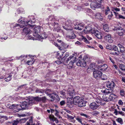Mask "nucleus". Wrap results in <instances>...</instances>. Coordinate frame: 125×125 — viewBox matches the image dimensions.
I'll list each match as a JSON object with an SVG mask.
<instances>
[{"instance_id": "7", "label": "nucleus", "mask_w": 125, "mask_h": 125, "mask_svg": "<svg viewBox=\"0 0 125 125\" xmlns=\"http://www.w3.org/2000/svg\"><path fill=\"white\" fill-rule=\"evenodd\" d=\"M91 8L92 9L95 10V8H100L101 9L104 8V6L101 4L94 2H92L90 4Z\"/></svg>"}, {"instance_id": "48", "label": "nucleus", "mask_w": 125, "mask_h": 125, "mask_svg": "<svg viewBox=\"0 0 125 125\" xmlns=\"http://www.w3.org/2000/svg\"><path fill=\"white\" fill-rule=\"evenodd\" d=\"M82 40L86 43H89V42L87 40V39L85 37H83L82 38Z\"/></svg>"}, {"instance_id": "18", "label": "nucleus", "mask_w": 125, "mask_h": 125, "mask_svg": "<svg viewBox=\"0 0 125 125\" xmlns=\"http://www.w3.org/2000/svg\"><path fill=\"white\" fill-rule=\"evenodd\" d=\"M96 102L98 104H100L101 105H104L105 104L104 102L103 101L100 97H97L95 99Z\"/></svg>"}, {"instance_id": "52", "label": "nucleus", "mask_w": 125, "mask_h": 125, "mask_svg": "<svg viewBox=\"0 0 125 125\" xmlns=\"http://www.w3.org/2000/svg\"><path fill=\"white\" fill-rule=\"evenodd\" d=\"M106 48L111 50H112V47L111 45H107L106 46Z\"/></svg>"}, {"instance_id": "9", "label": "nucleus", "mask_w": 125, "mask_h": 125, "mask_svg": "<svg viewBox=\"0 0 125 125\" xmlns=\"http://www.w3.org/2000/svg\"><path fill=\"white\" fill-rule=\"evenodd\" d=\"M85 27V28L83 30L84 32L86 33H92V32H93V31L94 29L93 28V26L90 24L86 26H85L84 27Z\"/></svg>"}, {"instance_id": "22", "label": "nucleus", "mask_w": 125, "mask_h": 125, "mask_svg": "<svg viewBox=\"0 0 125 125\" xmlns=\"http://www.w3.org/2000/svg\"><path fill=\"white\" fill-rule=\"evenodd\" d=\"M95 18L100 21H102L103 19L102 16L99 13H96L95 15Z\"/></svg>"}, {"instance_id": "37", "label": "nucleus", "mask_w": 125, "mask_h": 125, "mask_svg": "<svg viewBox=\"0 0 125 125\" xmlns=\"http://www.w3.org/2000/svg\"><path fill=\"white\" fill-rule=\"evenodd\" d=\"M110 54L114 55H118L119 54V51H117V52H110Z\"/></svg>"}, {"instance_id": "59", "label": "nucleus", "mask_w": 125, "mask_h": 125, "mask_svg": "<svg viewBox=\"0 0 125 125\" xmlns=\"http://www.w3.org/2000/svg\"><path fill=\"white\" fill-rule=\"evenodd\" d=\"M118 34L120 36H122L123 34V33L122 31H119L118 32Z\"/></svg>"}, {"instance_id": "39", "label": "nucleus", "mask_w": 125, "mask_h": 125, "mask_svg": "<svg viewBox=\"0 0 125 125\" xmlns=\"http://www.w3.org/2000/svg\"><path fill=\"white\" fill-rule=\"evenodd\" d=\"M119 67L121 70L125 71V65H124L121 64L120 65Z\"/></svg>"}, {"instance_id": "49", "label": "nucleus", "mask_w": 125, "mask_h": 125, "mask_svg": "<svg viewBox=\"0 0 125 125\" xmlns=\"http://www.w3.org/2000/svg\"><path fill=\"white\" fill-rule=\"evenodd\" d=\"M17 11L18 13H21L23 12L24 11V10L23 9L20 8L18 9Z\"/></svg>"}, {"instance_id": "62", "label": "nucleus", "mask_w": 125, "mask_h": 125, "mask_svg": "<svg viewBox=\"0 0 125 125\" xmlns=\"http://www.w3.org/2000/svg\"><path fill=\"white\" fill-rule=\"evenodd\" d=\"M120 52L121 53H124L125 52L124 48L120 49Z\"/></svg>"}, {"instance_id": "28", "label": "nucleus", "mask_w": 125, "mask_h": 125, "mask_svg": "<svg viewBox=\"0 0 125 125\" xmlns=\"http://www.w3.org/2000/svg\"><path fill=\"white\" fill-rule=\"evenodd\" d=\"M90 114L93 116H96L99 114V113L98 111H93L91 112Z\"/></svg>"}, {"instance_id": "29", "label": "nucleus", "mask_w": 125, "mask_h": 125, "mask_svg": "<svg viewBox=\"0 0 125 125\" xmlns=\"http://www.w3.org/2000/svg\"><path fill=\"white\" fill-rule=\"evenodd\" d=\"M116 121L118 123L121 125L123 124V121L122 118H118L116 119Z\"/></svg>"}, {"instance_id": "5", "label": "nucleus", "mask_w": 125, "mask_h": 125, "mask_svg": "<svg viewBox=\"0 0 125 125\" xmlns=\"http://www.w3.org/2000/svg\"><path fill=\"white\" fill-rule=\"evenodd\" d=\"M63 28L66 30H72L73 29V25L72 21L71 20H69L66 22H63Z\"/></svg>"}, {"instance_id": "3", "label": "nucleus", "mask_w": 125, "mask_h": 125, "mask_svg": "<svg viewBox=\"0 0 125 125\" xmlns=\"http://www.w3.org/2000/svg\"><path fill=\"white\" fill-rule=\"evenodd\" d=\"M47 20L49 21V23L53 26L55 31L57 32L61 31L60 28L58 26L59 21H56L53 15L49 16Z\"/></svg>"}, {"instance_id": "32", "label": "nucleus", "mask_w": 125, "mask_h": 125, "mask_svg": "<svg viewBox=\"0 0 125 125\" xmlns=\"http://www.w3.org/2000/svg\"><path fill=\"white\" fill-rule=\"evenodd\" d=\"M12 75H9L7 78H5V81L7 82H8L10 81L11 79Z\"/></svg>"}, {"instance_id": "14", "label": "nucleus", "mask_w": 125, "mask_h": 125, "mask_svg": "<svg viewBox=\"0 0 125 125\" xmlns=\"http://www.w3.org/2000/svg\"><path fill=\"white\" fill-rule=\"evenodd\" d=\"M92 34H94L95 36L98 39H101L102 38V33L100 32L97 30L94 29L93 31V32Z\"/></svg>"}, {"instance_id": "43", "label": "nucleus", "mask_w": 125, "mask_h": 125, "mask_svg": "<svg viewBox=\"0 0 125 125\" xmlns=\"http://www.w3.org/2000/svg\"><path fill=\"white\" fill-rule=\"evenodd\" d=\"M112 10L113 11H120V9L119 8L115 7L112 8Z\"/></svg>"}, {"instance_id": "51", "label": "nucleus", "mask_w": 125, "mask_h": 125, "mask_svg": "<svg viewBox=\"0 0 125 125\" xmlns=\"http://www.w3.org/2000/svg\"><path fill=\"white\" fill-rule=\"evenodd\" d=\"M44 91L42 89H37L36 91V93H42L44 92Z\"/></svg>"}, {"instance_id": "38", "label": "nucleus", "mask_w": 125, "mask_h": 125, "mask_svg": "<svg viewBox=\"0 0 125 125\" xmlns=\"http://www.w3.org/2000/svg\"><path fill=\"white\" fill-rule=\"evenodd\" d=\"M49 117L50 120L52 121L53 122L54 121V120L56 118L53 115H50Z\"/></svg>"}, {"instance_id": "6", "label": "nucleus", "mask_w": 125, "mask_h": 125, "mask_svg": "<svg viewBox=\"0 0 125 125\" xmlns=\"http://www.w3.org/2000/svg\"><path fill=\"white\" fill-rule=\"evenodd\" d=\"M41 28L40 26H37L34 28L33 35L34 37L38 38L40 37V34H41Z\"/></svg>"}, {"instance_id": "34", "label": "nucleus", "mask_w": 125, "mask_h": 125, "mask_svg": "<svg viewBox=\"0 0 125 125\" xmlns=\"http://www.w3.org/2000/svg\"><path fill=\"white\" fill-rule=\"evenodd\" d=\"M69 55V53L66 52V54L65 56L62 58V60L64 62H65L66 61H65V59L66 58L68 57Z\"/></svg>"}, {"instance_id": "53", "label": "nucleus", "mask_w": 125, "mask_h": 125, "mask_svg": "<svg viewBox=\"0 0 125 125\" xmlns=\"http://www.w3.org/2000/svg\"><path fill=\"white\" fill-rule=\"evenodd\" d=\"M123 29L122 28H121L120 26H119L118 27H115L114 29V31L117 30H122Z\"/></svg>"}, {"instance_id": "23", "label": "nucleus", "mask_w": 125, "mask_h": 125, "mask_svg": "<svg viewBox=\"0 0 125 125\" xmlns=\"http://www.w3.org/2000/svg\"><path fill=\"white\" fill-rule=\"evenodd\" d=\"M115 96L116 95L113 94H111L109 97V101L114 100L115 98Z\"/></svg>"}, {"instance_id": "21", "label": "nucleus", "mask_w": 125, "mask_h": 125, "mask_svg": "<svg viewBox=\"0 0 125 125\" xmlns=\"http://www.w3.org/2000/svg\"><path fill=\"white\" fill-rule=\"evenodd\" d=\"M72 56H73V57H74V58H73H73L72 59L73 60H72L70 61L69 63L68 64H68V67H70L69 68H72L73 67V63L75 62V60H73L75 58V57H74L73 55ZM71 59L70 60H71ZM66 65H67V64Z\"/></svg>"}, {"instance_id": "19", "label": "nucleus", "mask_w": 125, "mask_h": 125, "mask_svg": "<svg viewBox=\"0 0 125 125\" xmlns=\"http://www.w3.org/2000/svg\"><path fill=\"white\" fill-rule=\"evenodd\" d=\"M101 91L104 93L110 94L113 92V90L112 89H106L104 90H102Z\"/></svg>"}, {"instance_id": "1", "label": "nucleus", "mask_w": 125, "mask_h": 125, "mask_svg": "<svg viewBox=\"0 0 125 125\" xmlns=\"http://www.w3.org/2000/svg\"><path fill=\"white\" fill-rule=\"evenodd\" d=\"M18 22L19 23L22 24V25L16 23L13 26L14 28L18 29L26 26V27H25L23 30L22 34H24L26 35L31 33V31L29 28L32 27L33 26L31 25V24L34 23V21L31 20L26 21L25 18H21L19 20Z\"/></svg>"}, {"instance_id": "61", "label": "nucleus", "mask_w": 125, "mask_h": 125, "mask_svg": "<svg viewBox=\"0 0 125 125\" xmlns=\"http://www.w3.org/2000/svg\"><path fill=\"white\" fill-rule=\"evenodd\" d=\"M67 116L68 118H70L72 119H73L74 118V117L71 116H70L68 114L67 115Z\"/></svg>"}, {"instance_id": "25", "label": "nucleus", "mask_w": 125, "mask_h": 125, "mask_svg": "<svg viewBox=\"0 0 125 125\" xmlns=\"http://www.w3.org/2000/svg\"><path fill=\"white\" fill-rule=\"evenodd\" d=\"M27 56V55L24 56L23 55H22L19 57H17V59L21 60L22 62H23V61H24L25 62V61H24V60L25 59V58H26Z\"/></svg>"}, {"instance_id": "16", "label": "nucleus", "mask_w": 125, "mask_h": 125, "mask_svg": "<svg viewBox=\"0 0 125 125\" xmlns=\"http://www.w3.org/2000/svg\"><path fill=\"white\" fill-rule=\"evenodd\" d=\"M99 104H97L95 102H93L90 104V106L91 109L93 110H95L98 107Z\"/></svg>"}, {"instance_id": "27", "label": "nucleus", "mask_w": 125, "mask_h": 125, "mask_svg": "<svg viewBox=\"0 0 125 125\" xmlns=\"http://www.w3.org/2000/svg\"><path fill=\"white\" fill-rule=\"evenodd\" d=\"M45 93L48 95L49 96L51 94H52V91L50 89H47L45 91Z\"/></svg>"}, {"instance_id": "10", "label": "nucleus", "mask_w": 125, "mask_h": 125, "mask_svg": "<svg viewBox=\"0 0 125 125\" xmlns=\"http://www.w3.org/2000/svg\"><path fill=\"white\" fill-rule=\"evenodd\" d=\"M73 24L75 25L74 28L76 29L79 30H82L85 27V25L83 24H79L78 22H73Z\"/></svg>"}, {"instance_id": "36", "label": "nucleus", "mask_w": 125, "mask_h": 125, "mask_svg": "<svg viewBox=\"0 0 125 125\" xmlns=\"http://www.w3.org/2000/svg\"><path fill=\"white\" fill-rule=\"evenodd\" d=\"M34 62V61L33 60L28 61L25 63L29 65H31L33 64Z\"/></svg>"}, {"instance_id": "2", "label": "nucleus", "mask_w": 125, "mask_h": 125, "mask_svg": "<svg viewBox=\"0 0 125 125\" xmlns=\"http://www.w3.org/2000/svg\"><path fill=\"white\" fill-rule=\"evenodd\" d=\"M26 98L25 100L23 101L20 105L8 104L7 105V107L8 108L13 110L16 109L15 110L16 112H17L21 110L26 109L29 105H32V102H33V101H31L29 97H27Z\"/></svg>"}, {"instance_id": "13", "label": "nucleus", "mask_w": 125, "mask_h": 125, "mask_svg": "<svg viewBox=\"0 0 125 125\" xmlns=\"http://www.w3.org/2000/svg\"><path fill=\"white\" fill-rule=\"evenodd\" d=\"M102 73L98 70H95L93 72V75L94 78H100L102 76Z\"/></svg>"}, {"instance_id": "12", "label": "nucleus", "mask_w": 125, "mask_h": 125, "mask_svg": "<svg viewBox=\"0 0 125 125\" xmlns=\"http://www.w3.org/2000/svg\"><path fill=\"white\" fill-rule=\"evenodd\" d=\"M72 58H74V57H73V56L72 55H71L68 57L65 62L62 60V59H61V60L59 59L55 61V62L57 64H60L62 63H64L65 65H66L68 63V61Z\"/></svg>"}, {"instance_id": "63", "label": "nucleus", "mask_w": 125, "mask_h": 125, "mask_svg": "<svg viewBox=\"0 0 125 125\" xmlns=\"http://www.w3.org/2000/svg\"><path fill=\"white\" fill-rule=\"evenodd\" d=\"M118 114H120L122 116H124V114H123V113H124L123 112H122V111H118Z\"/></svg>"}, {"instance_id": "54", "label": "nucleus", "mask_w": 125, "mask_h": 125, "mask_svg": "<svg viewBox=\"0 0 125 125\" xmlns=\"http://www.w3.org/2000/svg\"><path fill=\"white\" fill-rule=\"evenodd\" d=\"M112 13V12H111V14L109 15L108 16V18L109 20H110L112 18L113 16V15Z\"/></svg>"}, {"instance_id": "17", "label": "nucleus", "mask_w": 125, "mask_h": 125, "mask_svg": "<svg viewBox=\"0 0 125 125\" xmlns=\"http://www.w3.org/2000/svg\"><path fill=\"white\" fill-rule=\"evenodd\" d=\"M108 67L107 65L105 64L100 65L98 66V68H101L100 69V70L103 71L106 70Z\"/></svg>"}, {"instance_id": "64", "label": "nucleus", "mask_w": 125, "mask_h": 125, "mask_svg": "<svg viewBox=\"0 0 125 125\" xmlns=\"http://www.w3.org/2000/svg\"><path fill=\"white\" fill-rule=\"evenodd\" d=\"M107 41L108 42H109L110 43H112L113 42V40L111 39H108V40H107Z\"/></svg>"}, {"instance_id": "33", "label": "nucleus", "mask_w": 125, "mask_h": 125, "mask_svg": "<svg viewBox=\"0 0 125 125\" xmlns=\"http://www.w3.org/2000/svg\"><path fill=\"white\" fill-rule=\"evenodd\" d=\"M103 100L105 101L109 102V97L107 96L106 95H104L103 97Z\"/></svg>"}, {"instance_id": "55", "label": "nucleus", "mask_w": 125, "mask_h": 125, "mask_svg": "<svg viewBox=\"0 0 125 125\" xmlns=\"http://www.w3.org/2000/svg\"><path fill=\"white\" fill-rule=\"evenodd\" d=\"M52 94H51L49 96L50 98H51L52 99V100H51V101H53L55 99V97H54V96L52 95Z\"/></svg>"}, {"instance_id": "57", "label": "nucleus", "mask_w": 125, "mask_h": 125, "mask_svg": "<svg viewBox=\"0 0 125 125\" xmlns=\"http://www.w3.org/2000/svg\"><path fill=\"white\" fill-rule=\"evenodd\" d=\"M109 59L113 64H114L115 63V62L113 59L110 56L109 57Z\"/></svg>"}, {"instance_id": "4", "label": "nucleus", "mask_w": 125, "mask_h": 125, "mask_svg": "<svg viewBox=\"0 0 125 125\" xmlns=\"http://www.w3.org/2000/svg\"><path fill=\"white\" fill-rule=\"evenodd\" d=\"M73 101L74 104L77 105L79 107H82L85 105L83 99L79 96L75 97L73 98Z\"/></svg>"}, {"instance_id": "58", "label": "nucleus", "mask_w": 125, "mask_h": 125, "mask_svg": "<svg viewBox=\"0 0 125 125\" xmlns=\"http://www.w3.org/2000/svg\"><path fill=\"white\" fill-rule=\"evenodd\" d=\"M65 104V102L64 100H62L60 102V104L61 105H64Z\"/></svg>"}, {"instance_id": "46", "label": "nucleus", "mask_w": 125, "mask_h": 125, "mask_svg": "<svg viewBox=\"0 0 125 125\" xmlns=\"http://www.w3.org/2000/svg\"><path fill=\"white\" fill-rule=\"evenodd\" d=\"M76 119L81 124H82L83 123L82 122V119L81 118L79 117H77L76 118Z\"/></svg>"}, {"instance_id": "44", "label": "nucleus", "mask_w": 125, "mask_h": 125, "mask_svg": "<svg viewBox=\"0 0 125 125\" xmlns=\"http://www.w3.org/2000/svg\"><path fill=\"white\" fill-rule=\"evenodd\" d=\"M68 36L70 39H71L75 38L76 37L75 34L74 33H73L71 36L70 35L69 36Z\"/></svg>"}, {"instance_id": "20", "label": "nucleus", "mask_w": 125, "mask_h": 125, "mask_svg": "<svg viewBox=\"0 0 125 125\" xmlns=\"http://www.w3.org/2000/svg\"><path fill=\"white\" fill-rule=\"evenodd\" d=\"M30 99L31 101H32L33 100V102H32V104H33L34 103L35 101H36L39 102L40 101V97H31L30 98H29Z\"/></svg>"}, {"instance_id": "41", "label": "nucleus", "mask_w": 125, "mask_h": 125, "mask_svg": "<svg viewBox=\"0 0 125 125\" xmlns=\"http://www.w3.org/2000/svg\"><path fill=\"white\" fill-rule=\"evenodd\" d=\"M80 115L82 116H84L86 118H87L88 119H90L91 118V117L90 116L87 115H86L84 114L81 113L80 114Z\"/></svg>"}, {"instance_id": "45", "label": "nucleus", "mask_w": 125, "mask_h": 125, "mask_svg": "<svg viewBox=\"0 0 125 125\" xmlns=\"http://www.w3.org/2000/svg\"><path fill=\"white\" fill-rule=\"evenodd\" d=\"M32 122L33 121L32 119V118H31V119H29V121H28L26 123H28L30 125H35V124H33Z\"/></svg>"}, {"instance_id": "40", "label": "nucleus", "mask_w": 125, "mask_h": 125, "mask_svg": "<svg viewBox=\"0 0 125 125\" xmlns=\"http://www.w3.org/2000/svg\"><path fill=\"white\" fill-rule=\"evenodd\" d=\"M104 38L106 40H108V39H111V35L109 34H107L105 36Z\"/></svg>"}, {"instance_id": "8", "label": "nucleus", "mask_w": 125, "mask_h": 125, "mask_svg": "<svg viewBox=\"0 0 125 125\" xmlns=\"http://www.w3.org/2000/svg\"><path fill=\"white\" fill-rule=\"evenodd\" d=\"M88 59L87 58H83L82 60L79 61L78 62L76 63L77 65L81 67H85L86 66V62H87V61Z\"/></svg>"}, {"instance_id": "56", "label": "nucleus", "mask_w": 125, "mask_h": 125, "mask_svg": "<svg viewBox=\"0 0 125 125\" xmlns=\"http://www.w3.org/2000/svg\"><path fill=\"white\" fill-rule=\"evenodd\" d=\"M19 123V121L17 120L14 121L12 125H17Z\"/></svg>"}, {"instance_id": "15", "label": "nucleus", "mask_w": 125, "mask_h": 125, "mask_svg": "<svg viewBox=\"0 0 125 125\" xmlns=\"http://www.w3.org/2000/svg\"><path fill=\"white\" fill-rule=\"evenodd\" d=\"M115 83L113 81H108L106 83V86L108 88L113 89L115 87Z\"/></svg>"}, {"instance_id": "47", "label": "nucleus", "mask_w": 125, "mask_h": 125, "mask_svg": "<svg viewBox=\"0 0 125 125\" xmlns=\"http://www.w3.org/2000/svg\"><path fill=\"white\" fill-rule=\"evenodd\" d=\"M112 50H114L115 51L117 52V51H118V48L117 46H113L112 47Z\"/></svg>"}, {"instance_id": "35", "label": "nucleus", "mask_w": 125, "mask_h": 125, "mask_svg": "<svg viewBox=\"0 0 125 125\" xmlns=\"http://www.w3.org/2000/svg\"><path fill=\"white\" fill-rule=\"evenodd\" d=\"M47 99L45 96L40 97V101H42L43 103H45Z\"/></svg>"}, {"instance_id": "24", "label": "nucleus", "mask_w": 125, "mask_h": 125, "mask_svg": "<svg viewBox=\"0 0 125 125\" xmlns=\"http://www.w3.org/2000/svg\"><path fill=\"white\" fill-rule=\"evenodd\" d=\"M0 118V122L2 123L4 121L8 119L7 117L6 116H1Z\"/></svg>"}, {"instance_id": "30", "label": "nucleus", "mask_w": 125, "mask_h": 125, "mask_svg": "<svg viewBox=\"0 0 125 125\" xmlns=\"http://www.w3.org/2000/svg\"><path fill=\"white\" fill-rule=\"evenodd\" d=\"M110 10L108 7H107L106 9H105L104 11V13L106 15H107L108 14L110 13Z\"/></svg>"}, {"instance_id": "31", "label": "nucleus", "mask_w": 125, "mask_h": 125, "mask_svg": "<svg viewBox=\"0 0 125 125\" xmlns=\"http://www.w3.org/2000/svg\"><path fill=\"white\" fill-rule=\"evenodd\" d=\"M116 17L117 18L119 19H125V17L120 14L116 15Z\"/></svg>"}, {"instance_id": "50", "label": "nucleus", "mask_w": 125, "mask_h": 125, "mask_svg": "<svg viewBox=\"0 0 125 125\" xmlns=\"http://www.w3.org/2000/svg\"><path fill=\"white\" fill-rule=\"evenodd\" d=\"M120 94L122 96H123L125 94V91L123 89L120 90Z\"/></svg>"}, {"instance_id": "11", "label": "nucleus", "mask_w": 125, "mask_h": 125, "mask_svg": "<svg viewBox=\"0 0 125 125\" xmlns=\"http://www.w3.org/2000/svg\"><path fill=\"white\" fill-rule=\"evenodd\" d=\"M74 92L73 90L72 92L70 91V90L69 91L68 94L71 97L70 98H67L68 101L67 102L68 103H69L71 104H74L73 100L71 98H73V95L74 94Z\"/></svg>"}, {"instance_id": "42", "label": "nucleus", "mask_w": 125, "mask_h": 125, "mask_svg": "<svg viewBox=\"0 0 125 125\" xmlns=\"http://www.w3.org/2000/svg\"><path fill=\"white\" fill-rule=\"evenodd\" d=\"M103 29L105 31L107 32L109 31L108 26L107 25H104L103 26Z\"/></svg>"}, {"instance_id": "60", "label": "nucleus", "mask_w": 125, "mask_h": 125, "mask_svg": "<svg viewBox=\"0 0 125 125\" xmlns=\"http://www.w3.org/2000/svg\"><path fill=\"white\" fill-rule=\"evenodd\" d=\"M118 104L119 105H122L123 104V103L121 100H120L118 101Z\"/></svg>"}, {"instance_id": "26", "label": "nucleus", "mask_w": 125, "mask_h": 125, "mask_svg": "<svg viewBox=\"0 0 125 125\" xmlns=\"http://www.w3.org/2000/svg\"><path fill=\"white\" fill-rule=\"evenodd\" d=\"M48 36V35L46 34L45 33L42 34V35L38 38H37V39H40V38L42 39H46Z\"/></svg>"}]
</instances>
